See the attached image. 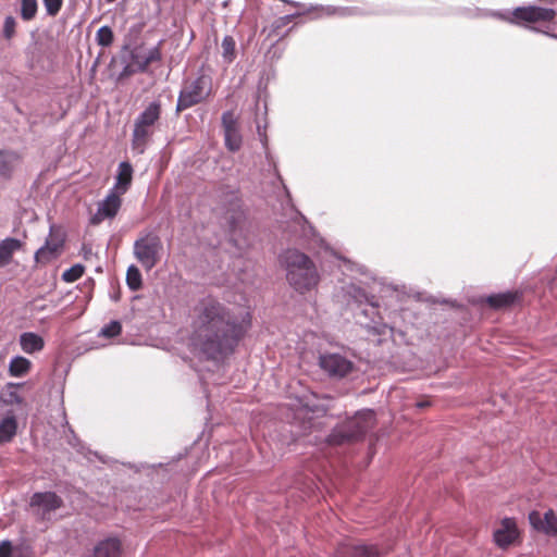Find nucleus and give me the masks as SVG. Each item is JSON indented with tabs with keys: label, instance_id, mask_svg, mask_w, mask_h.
<instances>
[{
	"label": "nucleus",
	"instance_id": "obj_1",
	"mask_svg": "<svg viewBox=\"0 0 557 557\" xmlns=\"http://www.w3.org/2000/svg\"><path fill=\"white\" fill-rule=\"evenodd\" d=\"M251 325L249 311L234 310L207 297L196 307L190 344L206 360L221 362L235 354Z\"/></svg>",
	"mask_w": 557,
	"mask_h": 557
},
{
	"label": "nucleus",
	"instance_id": "obj_2",
	"mask_svg": "<svg viewBox=\"0 0 557 557\" xmlns=\"http://www.w3.org/2000/svg\"><path fill=\"white\" fill-rule=\"evenodd\" d=\"M347 295L357 304V309L354 313L356 323L368 335L384 336L393 334L394 330L399 325L401 313L395 310L388 312L387 315H383L375 296L369 295L360 286L350 284L347 286Z\"/></svg>",
	"mask_w": 557,
	"mask_h": 557
},
{
	"label": "nucleus",
	"instance_id": "obj_3",
	"mask_svg": "<svg viewBox=\"0 0 557 557\" xmlns=\"http://www.w3.org/2000/svg\"><path fill=\"white\" fill-rule=\"evenodd\" d=\"M278 259L286 272V281L295 292L304 295L318 286L320 274L308 255L296 248H287Z\"/></svg>",
	"mask_w": 557,
	"mask_h": 557
},
{
	"label": "nucleus",
	"instance_id": "obj_4",
	"mask_svg": "<svg viewBox=\"0 0 557 557\" xmlns=\"http://www.w3.org/2000/svg\"><path fill=\"white\" fill-rule=\"evenodd\" d=\"M375 422L374 410H360L352 418L335 425L326 436L325 442L330 446H342L357 442L374 428Z\"/></svg>",
	"mask_w": 557,
	"mask_h": 557
},
{
	"label": "nucleus",
	"instance_id": "obj_5",
	"mask_svg": "<svg viewBox=\"0 0 557 557\" xmlns=\"http://www.w3.org/2000/svg\"><path fill=\"white\" fill-rule=\"evenodd\" d=\"M161 117V102L151 101L135 119L132 133V149L141 154L153 134L152 127Z\"/></svg>",
	"mask_w": 557,
	"mask_h": 557
},
{
	"label": "nucleus",
	"instance_id": "obj_6",
	"mask_svg": "<svg viewBox=\"0 0 557 557\" xmlns=\"http://www.w3.org/2000/svg\"><path fill=\"white\" fill-rule=\"evenodd\" d=\"M211 89V76L205 74L202 71H199L196 78L180 91L175 111L180 113L202 102L210 96Z\"/></svg>",
	"mask_w": 557,
	"mask_h": 557
},
{
	"label": "nucleus",
	"instance_id": "obj_7",
	"mask_svg": "<svg viewBox=\"0 0 557 557\" xmlns=\"http://www.w3.org/2000/svg\"><path fill=\"white\" fill-rule=\"evenodd\" d=\"M162 248L159 235L153 231H147L134 242L133 253L136 260L149 271L158 264Z\"/></svg>",
	"mask_w": 557,
	"mask_h": 557
},
{
	"label": "nucleus",
	"instance_id": "obj_8",
	"mask_svg": "<svg viewBox=\"0 0 557 557\" xmlns=\"http://www.w3.org/2000/svg\"><path fill=\"white\" fill-rule=\"evenodd\" d=\"M495 16L509 21L511 23L519 24L521 22L535 23V22H549L555 18V11L550 8H542L536 5L518 7L516 8L511 16L506 17L503 14L495 13Z\"/></svg>",
	"mask_w": 557,
	"mask_h": 557
},
{
	"label": "nucleus",
	"instance_id": "obj_9",
	"mask_svg": "<svg viewBox=\"0 0 557 557\" xmlns=\"http://www.w3.org/2000/svg\"><path fill=\"white\" fill-rule=\"evenodd\" d=\"M319 366L329 377L334 380L347 376L354 369L352 361L337 352L321 354Z\"/></svg>",
	"mask_w": 557,
	"mask_h": 557
},
{
	"label": "nucleus",
	"instance_id": "obj_10",
	"mask_svg": "<svg viewBox=\"0 0 557 557\" xmlns=\"http://www.w3.org/2000/svg\"><path fill=\"white\" fill-rule=\"evenodd\" d=\"M29 506L37 508V515L41 519H47L52 511L63 506V499L55 492H36L30 496Z\"/></svg>",
	"mask_w": 557,
	"mask_h": 557
},
{
	"label": "nucleus",
	"instance_id": "obj_11",
	"mask_svg": "<svg viewBox=\"0 0 557 557\" xmlns=\"http://www.w3.org/2000/svg\"><path fill=\"white\" fill-rule=\"evenodd\" d=\"M529 521L534 530L548 536H557V517L552 509L544 515L536 510L531 511Z\"/></svg>",
	"mask_w": 557,
	"mask_h": 557
},
{
	"label": "nucleus",
	"instance_id": "obj_12",
	"mask_svg": "<svg viewBox=\"0 0 557 557\" xmlns=\"http://www.w3.org/2000/svg\"><path fill=\"white\" fill-rule=\"evenodd\" d=\"M519 536L517 522L513 518L505 517L500 522V528L493 533L495 544L500 548H507Z\"/></svg>",
	"mask_w": 557,
	"mask_h": 557
},
{
	"label": "nucleus",
	"instance_id": "obj_13",
	"mask_svg": "<svg viewBox=\"0 0 557 557\" xmlns=\"http://www.w3.org/2000/svg\"><path fill=\"white\" fill-rule=\"evenodd\" d=\"M221 122L224 131L225 146L233 152L237 151L240 148L242 138L233 112H224Z\"/></svg>",
	"mask_w": 557,
	"mask_h": 557
},
{
	"label": "nucleus",
	"instance_id": "obj_14",
	"mask_svg": "<svg viewBox=\"0 0 557 557\" xmlns=\"http://www.w3.org/2000/svg\"><path fill=\"white\" fill-rule=\"evenodd\" d=\"M63 247V239L54 238L52 236V226L50 227L49 237L46 239L45 245L37 249L35 252V260L38 263H48L54 260L61 248Z\"/></svg>",
	"mask_w": 557,
	"mask_h": 557
},
{
	"label": "nucleus",
	"instance_id": "obj_15",
	"mask_svg": "<svg viewBox=\"0 0 557 557\" xmlns=\"http://www.w3.org/2000/svg\"><path fill=\"white\" fill-rule=\"evenodd\" d=\"M522 297L523 294L520 290H506L487 296L486 302L492 309L500 310L520 302Z\"/></svg>",
	"mask_w": 557,
	"mask_h": 557
},
{
	"label": "nucleus",
	"instance_id": "obj_16",
	"mask_svg": "<svg viewBox=\"0 0 557 557\" xmlns=\"http://www.w3.org/2000/svg\"><path fill=\"white\" fill-rule=\"evenodd\" d=\"M21 156L13 150H0V177L9 181L12 178L14 171L21 162Z\"/></svg>",
	"mask_w": 557,
	"mask_h": 557
},
{
	"label": "nucleus",
	"instance_id": "obj_17",
	"mask_svg": "<svg viewBox=\"0 0 557 557\" xmlns=\"http://www.w3.org/2000/svg\"><path fill=\"white\" fill-rule=\"evenodd\" d=\"M133 166L127 161H122L117 166V175L112 190L119 194H125L132 183Z\"/></svg>",
	"mask_w": 557,
	"mask_h": 557
},
{
	"label": "nucleus",
	"instance_id": "obj_18",
	"mask_svg": "<svg viewBox=\"0 0 557 557\" xmlns=\"http://www.w3.org/2000/svg\"><path fill=\"white\" fill-rule=\"evenodd\" d=\"M306 12H317L314 17L331 15L349 16L359 13V10L352 7L311 5Z\"/></svg>",
	"mask_w": 557,
	"mask_h": 557
},
{
	"label": "nucleus",
	"instance_id": "obj_19",
	"mask_svg": "<svg viewBox=\"0 0 557 557\" xmlns=\"http://www.w3.org/2000/svg\"><path fill=\"white\" fill-rule=\"evenodd\" d=\"M121 195L110 189L106 198L98 205L99 212L103 213L108 219H113L122 206Z\"/></svg>",
	"mask_w": 557,
	"mask_h": 557
},
{
	"label": "nucleus",
	"instance_id": "obj_20",
	"mask_svg": "<svg viewBox=\"0 0 557 557\" xmlns=\"http://www.w3.org/2000/svg\"><path fill=\"white\" fill-rule=\"evenodd\" d=\"M20 346L28 355L41 351L45 347L44 338L34 332H24L20 335Z\"/></svg>",
	"mask_w": 557,
	"mask_h": 557
},
{
	"label": "nucleus",
	"instance_id": "obj_21",
	"mask_svg": "<svg viewBox=\"0 0 557 557\" xmlns=\"http://www.w3.org/2000/svg\"><path fill=\"white\" fill-rule=\"evenodd\" d=\"M121 542L109 537L100 541L94 548V557H120Z\"/></svg>",
	"mask_w": 557,
	"mask_h": 557
},
{
	"label": "nucleus",
	"instance_id": "obj_22",
	"mask_svg": "<svg viewBox=\"0 0 557 557\" xmlns=\"http://www.w3.org/2000/svg\"><path fill=\"white\" fill-rule=\"evenodd\" d=\"M381 553L374 545H356L346 547L336 557H380Z\"/></svg>",
	"mask_w": 557,
	"mask_h": 557
},
{
	"label": "nucleus",
	"instance_id": "obj_23",
	"mask_svg": "<svg viewBox=\"0 0 557 557\" xmlns=\"http://www.w3.org/2000/svg\"><path fill=\"white\" fill-rule=\"evenodd\" d=\"M17 433V420L10 412L0 421V445L10 443Z\"/></svg>",
	"mask_w": 557,
	"mask_h": 557
},
{
	"label": "nucleus",
	"instance_id": "obj_24",
	"mask_svg": "<svg viewBox=\"0 0 557 557\" xmlns=\"http://www.w3.org/2000/svg\"><path fill=\"white\" fill-rule=\"evenodd\" d=\"M22 247V242L14 237H7L0 242V267L12 260L13 253Z\"/></svg>",
	"mask_w": 557,
	"mask_h": 557
},
{
	"label": "nucleus",
	"instance_id": "obj_25",
	"mask_svg": "<svg viewBox=\"0 0 557 557\" xmlns=\"http://www.w3.org/2000/svg\"><path fill=\"white\" fill-rule=\"evenodd\" d=\"M162 45L163 39H160L156 46L149 48L144 54L140 62L137 64V70H139L140 73H147L150 64L162 60Z\"/></svg>",
	"mask_w": 557,
	"mask_h": 557
},
{
	"label": "nucleus",
	"instance_id": "obj_26",
	"mask_svg": "<svg viewBox=\"0 0 557 557\" xmlns=\"http://www.w3.org/2000/svg\"><path fill=\"white\" fill-rule=\"evenodd\" d=\"M162 45L163 39H160L156 46L149 48L144 54L140 62L137 64V70H139L140 73H147L150 64L162 60Z\"/></svg>",
	"mask_w": 557,
	"mask_h": 557
},
{
	"label": "nucleus",
	"instance_id": "obj_27",
	"mask_svg": "<svg viewBox=\"0 0 557 557\" xmlns=\"http://www.w3.org/2000/svg\"><path fill=\"white\" fill-rule=\"evenodd\" d=\"M219 197L220 201L224 205L227 211H235L240 207V198L238 196L237 189H233L228 186H225L221 188Z\"/></svg>",
	"mask_w": 557,
	"mask_h": 557
},
{
	"label": "nucleus",
	"instance_id": "obj_28",
	"mask_svg": "<svg viewBox=\"0 0 557 557\" xmlns=\"http://www.w3.org/2000/svg\"><path fill=\"white\" fill-rule=\"evenodd\" d=\"M30 367L32 362L27 358L15 356L10 360L9 374L13 377H21L30 370Z\"/></svg>",
	"mask_w": 557,
	"mask_h": 557
},
{
	"label": "nucleus",
	"instance_id": "obj_29",
	"mask_svg": "<svg viewBox=\"0 0 557 557\" xmlns=\"http://www.w3.org/2000/svg\"><path fill=\"white\" fill-rule=\"evenodd\" d=\"M126 284H127L128 288L133 292L138 290L143 285L141 273H140L139 269L134 264H132L127 268Z\"/></svg>",
	"mask_w": 557,
	"mask_h": 557
},
{
	"label": "nucleus",
	"instance_id": "obj_30",
	"mask_svg": "<svg viewBox=\"0 0 557 557\" xmlns=\"http://www.w3.org/2000/svg\"><path fill=\"white\" fill-rule=\"evenodd\" d=\"M235 46H236V42H235V39L230 36V35H226L224 36V38L222 39V44H221V47H222V58L224 60V62L226 63H232L235 59Z\"/></svg>",
	"mask_w": 557,
	"mask_h": 557
},
{
	"label": "nucleus",
	"instance_id": "obj_31",
	"mask_svg": "<svg viewBox=\"0 0 557 557\" xmlns=\"http://www.w3.org/2000/svg\"><path fill=\"white\" fill-rule=\"evenodd\" d=\"M113 32L110 26L103 25L96 33V41L101 47H110L113 42Z\"/></svg>",
	"mask_w": 557,
	"mask_h": 557
},
{
	"label": "nucleus",
	"instance_id": "obj_32",
	"mask_svg": "<svg viewBox=\"0 0 557 557\" xmlns=\"http://www.w3.org/2000/svg\"><path fill=\"white\" fill-rule=\"evenodd\" d=\"M38 10L37 0H22L21 17L24 21H30L36 16Z\"/></svg>",
	"mask_w": 557,
	"mask_h": 557
},
{
	"label": "nucleus",
	"instance_id": "obj_33",
	"mask_svg": "<svg viewBox=\"0 0 557 557\" xmlns=\"http://www.w3.org/2000/svg\"><path fill=\"white\" fill-rule=\"evenodd\" d=\"M84 270V265L76 263L62 273V280L66 283H73L82 277Z\"/></svg>",
	"mask_w": 557,
	"mask_h": 557
},
{
	"label": "nucleus",
	"instance_id": "obj_34",
	"mask_svg": "<svg viewBox=\"0 0 557 557\" xmlns=\"http://www.w3.org/2000/svg\"><path fill=\"white\" fill-rule=\"evenodd\" d=\"M122 332V325L117 320H113L106 324L98 333L99 336L106 338H113L120 335Z\"/></svg>",
	"mask_w": 557,
	"mask_h": 557
},
{
	"label": "nucleus",
	"instance_id": "obj_35",
	"mask_svg": "<svg viewBox=\"0 0 557 557\" xmlns=\"http://www.w3.org/2000/svg\"><path fill=\"white\" fill-rule=\"evenodd\" d=\"M15 27H16V20L11 15L7 16L3 22L2 36L7 40L12 39L15 35Z\"/></svg>",
	"mask_w": 557,
	"mask_h": 557
},
{
	"label": "nucleus",
	"instance_id": "obj_36",
	"mask_svg": "<svg viewBox=\"0 0 557 557\" xmlns=\"http://www.w3.org/2000/svg\"><path fill=\"white\" fill-rule=\"evenodd\" d=\"M259 100H260V96L257 97V101H256V106H257V113H256V124H257V133H258V136L260 138V141L262 143L263 146L267 145L268 143V137H267V122L264 121V124H261L260 120H259Z\"/></svg>",
	"mask_w": 557,
	"mask_h": 557
},
{
	"label": "nucleus",
	"instance_id": "obj_37",
	"mask_svg": "<svg viewBox=\"0 0 557 557\" xmlns=\"http://www.w3.org/2000/svg\"><path fill=\"white\" fill-rule=\"evenodd\" d=\"M122 59V63H123V67H122V71L120 72L119 74V78H126V77H129L136 73H140L139 70H137V66L136 65H133L128 62V60L126 59L125 54H122L121 57Z\"/></svg>",
	"mask_w": 557,
	"mask_h": 557
},
{
	"label": "nucleus",
	"instance_id": "obj_38",
	"mask_svg": "<svg viewBox=\"0 0 557 557\" xmlns=\"http://www.w3.org/2000/svg\"><path fill=\"white\" fill-rule=\"evenodd\" d=\"M42 2L49 16H55L63 4V0H42Z\"/></svg>",
	"mask_w": 557,
	"mask_h": 557
},
{
	"label": "nucleus",
	"instance_id": "obj_39",
	"mask_svg": "<svg viewBox=\"0 0 557 557\" xmlns=\"http://www.w3.org/2000/svg\"><path fill=\"white\" fill-rule=\"evenodd\" d=\"M123 51L124 52H127V55L126 59L128 60V62L133 65H136L138 64V62H140L141 58L144 57L140 51H139V48H133V49H129L128 46H124L123 47Z\"/></svg>",
	"mask_w": 557,
	"mask_h": 557
},
{
	"label": "nucleus",
	"instance_id": "obj_40",
	"mask_svg": "<svg viewBox=\"0 0 557 557\" xmlns=\"http://www.w3.org/2000/svg\"><path fill=\"white\" fill-rule=\"evenodd\" d=\"M4 403L21 405L23 403V397L17 393V391H9L5 395Z\"/></svg>",
	"mask_w": 557,
	"mask_h": 557
},
{
	"label": "nucleus",
	"instance_id": "obj_41",
	"mask_svg": "<svg viewBox=\"0 0 557 557\" xmlns=\"http://www.w3.org/2000/svg\"><path fill=\"white\" fill-rule=\"evenodd\" d=\"M13 545L10 540H4L0 543V557H11Z\"/></svg>",
	"mask_w": 557,
	"mask_h": 557
},
{
	"label": "nucleus",
	"instance_id": "obj_42",
	"mask_svg": "<svg viewBox=\"0 0 557 557\" xmlns=\"http://www.w3.org/2000/svg\"><path fill=\"white\" fill-rule=\"evenodd\" d=\"M77 451L83 454L89 460H90V455H92L96 458H98L101 462H103V463L107 462V460L102 456H100L97 451H91L90 449H87L82 445H79V447L77 448Z\"/></svg>",
	"mask_w": 557,
	"mask_h": 557
},
{
	"label": "nucleus",
	"instance_id": "obj_43",
	"mask_svg": "<svg viewBox=\"0 0 557 557\" xmlns=\"http://www.w3.org/2000/svg\"><path fill=\"white\" fill-rule=\"evenodd\" d=\"M104 219H108L107 216H104L103 213H100L99 212V208L97 209V212L90 218V224L92 225H97L99 224L100 222H102V220Z\"/></svg>",
	"mask_w": 557,
	"mask_h": 557
},
{
	"label": "nucleus",
	"instance_id": "obj_44",
	"mask_svg": "<svg viewBox=\"0 0 557 557\" xmlns=\"http://www.w3.org/2000/svg\"><path fill=\"white\" fill-rule=\"evenodd\" d=\"M304 13H305V12H302V14H304ZM296 15H301V13H296V14L285 15V16L283 17V20H285V21H290V20H292L293 17H295Z\"/></svg>",
	"mask_w": 557,
	"mask_h": 557
},
{
	"label": "nucleus",
	"instance_id": "obj_45",
	"mask_svg": "<svg viewBox=\"0 0 557 557\" xmlns=\"http://www.w3.org/2000/svg\"><path fill=\"white\" fill-rule=\"evenodd\" d=\"M428 405H429V403H428V401H419V403H417V407H419V408H424V407H426Z\"/></svg>",
	"mask_w": 557,
	"mask_h": 557
},
{
	"label": "nucleus",
	"instance_id": "obj_46",
	"mask_svg": "<svg viewBox=\"0 0 557 557\" xmlns=\"http://www.w3.org/2000/svg\"><path fill=\"white\" fill-rule=\"evenodd\" d=\"M286 3H289L292 5H295V7H301V4L299 2H295V1H292V0H284Z\"/></svg>",
	"mask_w": 557,
	"mask_h": 557
},
{
	"label": "nucleus",
	"instance_id": "obj_47",
	"mask_svg": "<svg viewBox=\"0 0 557 557\" xmlns=\"http://www.w3.org/2000/svg\"><path fill=\"white\" fill-rule=\"evenodd\" d=\"M73 438L76 441L77 444H74L72 441H69V444H71L73 447H77V445L79 444L78 440L76 438L75 435H73Z\"/></svg>",
	"mask_w": 557,
	"mask_h": 557
},
{
	"label": "nucleus",
	"instance_id": "obj_48",
	"mask_svg": "<svg viewBox=\"0 0 557 557\" xmlns=\"http://www.w3.org/2000/svg\"><path fill=\"white\" fill-rule=\"evenodd\" d=\"M267 111H268V107H267V103L264 102V104H263V115H267Z\"/></svg>",
	"mask_w": 557,
	"mask_h": 557
},
{
	"label": "nucleus",
	"instance_id": "obj_49",
	"mask_svg": "<svg viewBox=\"0 0 557 557\" xmlns=\"http://www.w3.org/2000/svg\"><path fill=\"white\" fill-rule=\"evenodd\" d=\"M21 384H13V383H10L9 386L10 387H18Z\"/></svg>",
	"mask_w": 557,
	"mask_h": 557
},
{
	"label": "nucleus",
	"instance_id": "obj_50",
	"mask_svg": "<svg viewBox=\"0 0 557 557\" xmlns=\"http://www.w3.org/2000/svg\"><path fill=\"white\" fill-rule=\"evenodd\" d=\"M46 309V306H41L38 308V310H45Z\"/></svg>",
	"mask_w": 557,
	"mask_h": 557
}]
</instances>
